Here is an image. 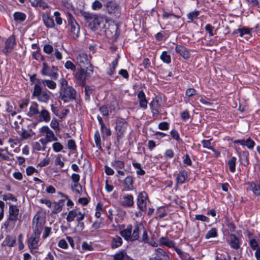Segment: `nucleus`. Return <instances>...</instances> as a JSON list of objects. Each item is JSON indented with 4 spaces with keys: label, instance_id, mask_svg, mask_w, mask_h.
<instances>
[{
    "label": "nucleus",
    "instance_id": "1",
    "mask_svg": "<svg viewBox=\"0 0 260 260\" xmlns=\"http://www.w3.org/2000/svg\"><path fill=\"white\" fill-rule=\"evenodd\" d=\"M77 92L75 88L68 85L67 81L62 78L60 82L59 98L64 103L75 100Z\"/></svg>",
    "mask_w": 260,
    "mask_h": 260
},
{
    "label": "nucleus",
    "instance_id": "2",
    "mask_svg": "<svg viewBox=\"0 0 260 260\" xmlns=\"http://www.w3.org/2000/svg\"><path fill=\"white\" fill-rule=\"evenodd\" d=\"M92 73L87 69L85 70L84 69L80 68L74 75L75 83L80 86H85L86 80L91 76V74Z\"/></svg>",
    "mask_w": 260,
    "mask_h": 260
},
{
    "label": "nucleus",
    "instance_id": "3",
    "mask_svg": "<svg viewBox=\"0 0 260 260\" xmlns=\"http://www.w3.org/2000/svg\"><path fill=\"white\" fill-rule=\"evenodd\" d=\"M49 92L47 90H43L41 86L35 84L31 98L36 97L39 102L47 103L50 99Z\"/></svg>",
    "mask_w": 260,
    "mask_h": 260
},
{
    "label": "nucleus",
    "instance_id": "4",
    "mask_svg": "<svg viewBox=\"0 0 260 260\" xmlns=\"http://www.w3.org/2000/svg\"><path fill=\"white\" fill-rule=\"evenodd\" d=\"M82 16L89 23V27L93 30L97 29L100 25V20L96 15L86 12H81Z\"/></svg>",
    "mask_w": 260,
    "mask_h": 260
},
{
    "label": "nucleus",
    "instance_id": "5",
    "mask_svg": "<svg viewBox=\"0 0 260 260\" xmlns=\"http://www.w3.org/2000/svg\"><path fill=\"white\" fill-rule=\"evenodd\" d=\"M127 127V123L123 118H119L116 120L115 129L118 141L123 137Z\"/></svg>",
    "mask_w": 260,
    "mask_h": 260
},
{
    "label": "nucleus",
    "instance_id": "6",
    "mask_svg": "<svg viewBox=\"0 0 260 260\" xmlns=\"http://www.w3.org/2000/svg\"><path fill=\"white\" fill-rule=\"evenodd\" d=\"M68 21V24L71 27L69 35L72 39L75 40L79 37L80 26L71 14H69Z\"/></svg>",
    "mask_w": 260,
    "mask_h": 260
},
{
    "label": "nucleus",
    "instance_id": "7",
    "mask_svg": "<svg viewBox=\"0 0 260 260\" xmlns=\"http://www.w3.org/2000/svg\"><path fill=\"white\" fill-rule=\"evenodd\" d=\"M58 68L57 67L52 66L51 68L48 66L46 62H43V68L41 73L44 76H49L53 79H56L58 78V74L57 73Z\"/></svg>",
    "mask_w": 260,
    "mask_h": 260
},
{
    "label": "nucleus",
    "instance_id": "8",
    "mask_svg": "<svg viewBox=\"0 0 260 260\" xmlns=\"http://www.w3.org/2000/svg\"><path fill=\"white\" fill-rule=\"evenodd\" d=\"M77 62L80 66V68H83L86 66H87L86 68L91 73L93 72V68L88 59L87 55L83 52L80 53L77 57Z\"/></svg>",
    "mask_w": 260,
    "mask_h": 260
},
{
    "label": "nucleus",
    "instance_id": "9",
    "mask_svg": "<svg viewBox=\"0 0 260 260\" xmlns=\"http://www.w3.org/2000/svg\"><path fill=\"white\" fill-rule=\"evenodd\" d=\"M15 45V36L12 35L6 40L5 47L2 49V51L4 54L8 55L12 52Z\"/></svg>",
    "mask_w": 260,
    "mask_h": 260
},
{
    "label": "nucleus",
    "instance_id": "10",
    "mask_svg": "<svg viewBox=\"0 0 260 260\" xmlns=\"http://www.w3.org/2000/svg\"><path fill=\"white\" fill-rule=\"evenodd\" d=\"M40 132L49 142L57 141V138L55 136L54 133L48 126H43L40 129Z\"/></svg>",
    "mask_w": 260,
    "mask_h": 260
},
{
    "label": "nucleus",
    "instance_id": "11",
    "mask_svg": "<svg viewBox=\"0 0 260 260\" xmlns=\"http://www.w3.org/2000/svg\"><path fill=\"white\" fill-rule=\"evenodd\" d=\"M148 196L146 192L142 191L139 193L138 196L137 204L138 208L141 211L145 212L147 208L146 200Z\"/></svg>",
    "mask_w": 260,
    "mask_h": 260
},
{
    "label": "nucleus",
    "instance_id": "12",
    "mask_svg": "<svg viewBox=\"0 0 260 260\" xmlns=\"http://www.w3.org/2000/svg\"><path fill=\"white\" fill-rule=\"evenodd\" d=\"M39 239L40 238L35 237L32 235L27 239V245L32 254H35L37 252L36 249H37L39 246Z\"/></svg>",
    "mask_w": 260,
    "mask_h": 260
},
{
    "label": "nucleus",
    "instance_id": "13",
    "mask_svg": "<svg viewBox=\"0 0 260 260\" xmlns=\"http://www.w3.org/2000/svg\"><path fill=\"white\" fill-rule=\"evenodd\" d=\"M19 210L17 206L10 204L9 208L8 220L15 222L18 219Z\"/></svg>",
    "mask_w": 260,
    "mask_h": 260
},
{
    "label": "nucleus",
    "instance_id": "14",
    "mask_svg": "<svg viewBox=\"0 0 260 260\" xmlns=\"http://www.w3.org/2000/svg\"><path fill=\"white\" fill-rule=\"evenodd\" d=\"M33 222H36V225L32 235L40 238L44 225V221L40 220L39 217H37V218H34Z\"/></svg>",
    "mask_w": 260,
    "mask_h": 260
},
{
    "label": "nucleus",
    "instance_id": "15",
    "mask_svg": "<svg viewBox=\"0 0 260 260\" xmlns=\"http://www.w3.org/2000/svg\"><path fill=\"white\" fill-rule=\"evenodd\" d=\"M234 143L240 144L242 146H246L250 150H252L255 144L254 141L250 137H248L246 140L244 139L235 140Z\"/></svg>",
    "mask_w": 260,
    "mask_h": 260
},
{
    "label": "nucleus",
    "instance_id": "16",
    "mask_svg": "<svg viewBox=\"0 0 260 260\" xmlns=\"http://www.w3.org/2000/svg\"><path fill=\"white\" fill-rule=\"evenodd\" d=\"M120 199V204L123 207H132L134 205V198L131 194H124Z\"/></svg>",
    "mask_w": 260,
    "mask_h": 260
},
{
    "label": "nucleus",
    "instance_id": "17",
    "mask_svg": "<svg viewBox=\"0 0 260 260\" xmlns=\"http://www.w3.org/2000/svg\"><path fill=\"white\" fill-rule=\"evenodd\" d=\"M169 256L163 249L158 248L155 250V256L149 258V260H168Z\"/></svg>",
    "mask_w": 260,
    "mask_h": 260
},
{
    "label": "nucleus",
    "instance_id": "18",
    "mask_svg": "<svg viewBox=\"0 0 260 260\" xmlns=\"http://www.w3.org/2000/svg\"><path fill=\"white\" fill-rule=\"evenodd\" d=\"M36 84L39 85L40 86H41V85H43L44 86L48 87L49 89H54L56 87V83L54 81L50 80L37 79Z\"/></svg>",
    "mask_w": 260,
    "mask_h": 260
},
{
    "label": "nucleus",
    "instance_id": "19",
    "mask_svg": "<svg viewBox=\"0 0 260 260\" xmlns=\"http://www.w3.org/2000/svg\"><path fill=\"white\" fill-rule=\"evenodd\" d=\"M85 217V214L82 213L81 212L76 218L77 225L75 228L76 232H80L82 231L84 228V223L82 221Z\"/></svg>",
    "mask_w": 260,
    "mask_h": 260
},
{
    "label": "nucleus",
    "instance_id": "20",
    "mask_svg": "<svg viewBox=\"0 0 260 260\" xmlns=\"http://www.w3.org/2000/svg\"><path fill=\"white\" fill-rule=\"evenodd\" d=\"M248 189L255 196H260V180L256 182H248Z\"/></svg>",
    "mask_w": 260,
    "mask_h": 260
},
{
    "label": "nucleus",
    "instance_id": "21",
    "mask_svg": "<svg viewBox=\"0 0 260 260\" xmlns=\"http://www.w3.org/2000/svg\"><path fill=\"white\" fill-rule=\"evenodd\" d=\"M230 244L232 248L237 250L240 247L239 238L234 234L229 235Z\"/></svg>",
    "mask_w": 260,
    "mask_h": 260
},
{
    "label": "nucleus",
    "instance_id": "22",
    "mask_svg": "<svg viewBox=\"0 0 260 260\" xmlns=\"http://www.w3.org/2000/svg\"><path fill=\"white\" fill-rule=\"evenodd\" d=\"M175 51L181 55L184 59H188L190 57L189 51L183 46L177 45L175 47Z\"/></svg>",
    "mask_w": 260,
    "mask_h": 260
},
{
    "label": "nucleus",
    "instance_id": "23",
    "mask_svg": "<svg viewBox=\"0 0 260 260\" xmlns=\"http://www.w3.org/2000/svg\"><path fill=\"white\" fill-rule=\"evenodd\" d=\"M138 98L139 102L140 107L143 109H146L147 108L148 102L146 98V95L143 90H140L138 93Z\"/></svg>",
    "mask_w": 260,
    "mask_h": 260
},
{
    "label": "nucleus",
    "instance_id": "24",
    "mask_svg": "<svg viewBox=\"0 0 260 260\" xmlns=\"http://www.w3.org/2000/svg\"><path fill=\"white\" fill-rule=\"evenodd\" d=\"M38 114L40 120L41 121L48 122L51 119L49 112L44 107H42V109L40 111V112H39Z\"/></svg>",
    "mask_w": 260,
    "mask_h": 260
},
{
    "label": "nucleus",
    "instance_id": "25",
    "mask_svg": "<svg viewBox=\"0 0 260 260\" xmlns=\"http://www.w3.org/2000/svg\"><path fill=\"white\" fill-rule=\"evenodd\" d=\"M150 107L153 115L157 116L159 112L158 109L160 107L159 101L158 99H153L150 103Z\"/></svg>",
    "mask_w": 260,
    "mask_h": 260
},
{
    "label": "nucleus",
    "instance_id": "26",
    "mask_svg": "<svg viewBox=\"0 0 260 260\" xmlns=\"http://www.w3.org/2000/svg\"><path fill=\"white\" fill-rule=\"evenodd\" d=\"M38 107L39 105L36 102H31L29 111L27 114V116L31 117L38 114L39 112Z\"/></svg>",
    "mask_w": 260,
    "mask_h": 260
},
{
    "label": "nucleus",
    "instance_id": "27",
    "mask_svg": "<svg viewBox=\"0 0 260 260\" xmlns=\"http://www.w3.org/2000/svg\"><path fill=\"white\" fill-rule=\"evenodd\" d=\"M133 226L132 225H128L126 228L120 232V235L126 240L131 241V233L132 232Z\"/></svg>",
    "mask_w": 260,
    "mask_h": 260
},
{
    "label": "nucleus",
    "instance_id": "28",
    "mask_svg": "<svg viewBox=\"0 0 260 260\" xmlns=\"http://www.w3.org/2000/svg\"><path fill=\"white\" fill-rule=\"evenodd\" d=\"M239 161L240 163L244 166L249 165V152L247 151H244L239 154Z\"/></svg>",
    "mask_w": 260,
    "mask_h": 260
},
{
    "label": "nucleus",
    "instance_id": "29",
    "mask_svg": "<svg viewBox=\"0 0 260 260\" xmlns=\"http://www.w3.org/2000/svg\"><path fill=\"white\" fill-rule=\"evenodd\" d=\"M252 28H247L246 27H243L242 28H239L235 30H234L232 34L235 35L237 34H239V36L241 37H242L245 35H250L251 30Z\"/></svg>",
    "mask_w": 260,
    "mask_h": 260
},
{
    "label": "nucleus",
    "instance_id": "30",
    "mask_svg": "<svg viewBox=\"0 0 260 260\" xmlns=\"http://www.w3.org/2000/svg\"><path fill=\"white\" fill-rule=\"evenodd\" d=\"M188 177L187 172L185 170L179 171L177 177V183L182 184L183 183Z\"/></svg>",
    "mask_w": 260,
    "mask_h": 260
},
{
    "label": "nucleus",
    "instance_id": "31",
    "mask_svg": "<svg viewBox=\"0 0 260 260\" xmlns=\"http://www.w3.org/2000/svg\"><path fill=\"white\" fill-rule=\"evenodd\" d=\"M13 17L16 22L21 23L26 19V16L22 12H16L14 13Z\"/></svg>",
    "mask_w": 260,
    "mask_h": 260
},
{
    "label": "nucleus",
    "instance_id": "32",
    "mask_svg": "<svg viewBox=\"0 0 260 260\" xmlns=\"http://www.w3.org/2000/svg\"><path fill=\"white\" fill-rule=\"evenodd\" d=\"M133 178L131 176H127L123 180V185L125 188L129 190L133 188Z\"/></svg>",
    "mask_w": 260,
    "mask_h": 260
},
{
    "label": "nucleus",
    "instance_id": "33",
    "mask_svg": "<svg viewBox=\"0 0 260 260\" xmlns=\"http://www.w3.org/2000/svg\"><path fill=\"white\" fill-rule=\"evenodd\" d=\"M80 211L77 209H73L70 211L67 217V220L68 222H72L74 220L75 218L78 216L80 214Z\"/></svg>",
    "mask_w": 260,
    "mask_h": 260
},
{
    "label": "nucleus",
    "instance_id": "34",
    "mask_svg": "<svg viewBox=\"0 0 260 260\" xmlns=\"http://www.w3.org/2000/svg\"><path fill=\"white\" fill-rule=\"evenodd\" d=\"M43 21L45 25L49 28H52L54 26V22L52 18L50 17L48 15H43Z\"/></svg>",
    "mask_w": 260,
    "mask_h": 260
},
{
    "label": "nucleus",
    "instance_id": "35",
    "mask_svg": "<svg viewBox=\"0 0 260 260\" xmlns=\"http://www.w3.org/2000/svg\"><path fill=\"white\" fill-rule=\"evenodd\" d=\"M159 242L161 245H166L170 248L175 247V242L168 239L166 237H161L159 239Z\"/></svg>",
    "mask_w": 260,
    "mask_h": 260
},
{
    "label": "nucleus",
    "instance_id": "36",
    "mask_svg": "<svg viewBox=\"0 0 260 260\" xmlns=\"http://www.w3.org/2000/svg\"><path fill=\"white\" fill-rule=\"evenodd\" d=\"M63 201L61 200L59 202H54L52 204V213L57 214L60 212L62 210L63 205Z\"/></svg>",
    "mask_w": 260,
    "mask_h": 260
},
{
    "label": "nucleus",
    "instance_id": "37",
    "mask_svg": "<svg viewBox=\"0 0 260 260\" xmlns=\"http://www.w3.org/2000/svg\"><path fill=\"white\" fill-rule=\"evenodd\" d=\"M140 225L137 224L133 230V233H131V241H134L137 240H139V231Z\"/></svg>",
    "mask_w": 260,
    "mask_h": 260
},
{
    "label": "nucleus",
    "instance_id": "38",
    "mask_svg": "<svg viewBox=\"0 0 260 260\" xmlns=\"http://www.w3.org/2000/svg\"><path fill=\"white\" fill-rule=\"evenodd\" d=\"M4 243L5 245L13 247L16 243V239L10 235H7L4 241Z\"/></svg>",
    "mask_w": 260,
    "mask_h": 260
},
{
    "label": "nucleus",
    "instance_id": "39",
    "mask_svg": "<svg viewBox=\"0 0 260 260\" xmlns=\"http://www.w3.org/2000/svg\"><path fill=\"white\" fill-rule=\"evenodd\" d=\"M122 243V240L121 237L116 236L112 239L111 247L112 248H115L120 246Z\"/></svg>",
    "mask_w": 260,
    "mask_h": 260
},
{
    "label": "nucleus",
    "instance_id": "40",
    "mask_svg": "<svg viewBox=\"0 0 260 260\" xmlns=\"http://www.w3.org/2000/svg\"><path fill=\"white\" fill-rule=\"evenodd\" d=\"M200 15V11L198 10H194L192 12L189 13L187 15V18L189 20L188 22H193L194 19H197Z\"/></svg>",
    "mask_w": 260,
    "mask_h": 260
},
{
    "label": "nucleus",
    "instance_id": "41",
    "mask_svg": "<svg viewBox=\"0 0 260 260\" xmlns=\"http://www.w3.org/2000/svg\"><path fill=\"white\" fill-rule=\"evenodd\" d=\"M104 219L103 218L98 219L94 221L92 224L91 228L95 230H98L103 226L104 225Z\"/></svg>",
    "mask_w": 260,
    "mask_h": 260
},
{
    "label": "nucleus",
    "instance_id": "42",
    "mask_svg": "<svg viewBox=\"0 0 260 260\" xmlns=\"http://www.w3.org/2000/svg\"><path fill=\"white\" fill-rule=\"evenodd\" d=\"M133 167L138 169L136 171V173L138 175L143 176L145 174V172L141 168V165L139 162H133L132 163Z\"/></svg>",
    "mask_w": 260,
    "mask_h": 260
},
{
    "label": "nucleus",
    "instance_id": "43",
    "mask_svg": "<svg viewBox=\"0 0 260 260\" xmlns=\"http://www.w3.org/2000/svg\"><path fill=\"white\" fill-rule=\"evenodd\" d=\"M112 166L117 171L124 167V163L121 160H114L111 163Z\"/></svg>",
    "mask_w": 260,
    "mask_h": 260
},
{
    "label": "nucleus",
    "instance_id": "44",
    "mask_svg": "<svg viewBox=\"0 0 260 260\" xmlns=\"http://www.w3.org/2000/svg\"><path fill=\"white\" fill-rule=\"evenodd\" d=\"M118 64L117 59H115L112 63L109 65V70L107 73L109 75H112L114 74L116 67Z\"/></svg>",
    "mask_w": 260,
    "mask_h": 260
},
{
    "label": "nucleus",
    "instance_id": "45",
    "mask_svg": "<svg viewBox=\"0 0 260 260\" xmlns=\"http://www.w3.org/2000/svg\"><path fill=\"white\" fill-rule=\"evenodd\" d=\"M236 160V158L233 156L228 161L229 170L232 173H234L236 170L235 166Z\"/></svg>",
    "mask_w": 260,
    "mask_h": 260
},
{
    "label": "nucleus",
    "instance_id": "46",
    "mask_svg": "<svg viewBox=\"0 0 260 260\" xmlns=\"http://www.w3.org/2000/svg\"><path fill=\"white\" fill-rule=\"evenodd\" d=\"M160 58L163 62L166 63H170L171 61V56L168 54L167 51H163Z\"/></svg>",
    "mask_w": 260,
    "mask_h": 260
},
{
    "label": "nucleus",
    "instance_id": "47",
    "mask_svg": "<svg viewBox=\"0 0 260 260\" xmlns=\"http://www.w3.org/2000/svg\"><path fill=\"white\" fill-rule=\"evenodd\" d=\"M94 139L96 146L99 149H101L102 147L101 145V137L100 133L98 131H96L94 135Z\"/></svg>",
    "mask_w": 260,
    "mask_h": 260
},
{
    "label": "nucleus",
    "instance_id": "48",
    "mask_svg": "<svg viewBox=\"0 0 260 260\" xmlns=\"http://www.w3.org/2000/svg\"><path fill=\"white\" fill-rule=\"evenodd\" d=\"M217 236V234L216 229L212 228L210 231L207 232L205 235V238L209 239L211 238L216 237Z\"/></svg>",
    "mask_w": 260,
    "mask_h": 260
},
{
    "label": "nucleus",
    "instance_id": "49",
    "mask_svg": "<svg viewBox=\"0 0 260 260\" xmlns=\"http://www.w3.org/2000/svg\"><path fill=\"white\" fill-rule=\"evenodd\" d=\"M52 148L54 152H58L63 149V146L61 143L55 141V142L52 144Z\"/></svg>",
    "mask_w": 260,
    "mask_h": 260
},
{
    "label": "nucleus",
    "instance_id": "50",
    "mask_svg": "<svg viewBox=\"0 0 260 260\" xmlns=\"http://www.w3.org/2000/svg\"><path fill=\"white\" fill-rule=\"evenodd\" d=\"M156 214V218H161L167 215V212L163 208L159 207L157 209Z\"/></svg>",
    "mask_w": 260,
    "mask_h": 260
},
{
    "label": "nucleus",
    "instance_id": "51",
    "mask_svg": "<svg viewBox=\"0 0 260 260\" xmlns=\"http://www.w3.org/2000/svg\"><path fill=\"white\" fill-rule=\"evenodd\" d=\"M72 189L78 193H80L82 191V186L78 182H74L73 184L71 185Z\"/></svg>",
    "mask_w": 260,
    "mask_h": 260
},
{
    "label": "nucleus",
    "instance_id": "52",
    "mask_svg": "<svg viewBox=\"0 0 260 260\" xmlns=\"http://www.w3.org/2000/svg\"><path fill=\"white\" fill-rule=\"evenodd\" d=\"M85 86V99L89 100L90 95L92 93L93 90V88L90 86L86 85Z\"/></svg>",
    "mask_w": 260,
    "mask_h": 260
},
{
    "label": "nucleus",
    "instance_id": "53",
    "mask_svg": "<svg viewBox=\"0 0 260 260\" xmlns=\"http://www.w3.org/2000/svg\"><path fill=\"white\" fill-rule=\"evenodd\" d=\"M65 68L68 70H71L75 72L76 70L75 65L70 60H68L64 64Z\"/></svg>",
    "mask_w": 260,
    "mask_h": 260
},
{
    "label": "nucleus",
    "instance_id": "54",
    "mask_svg": "<svg viewBox=\"0 0 260 260\" xmlns=\"http://www.w3.org/2000/svg\"><path fill=\"white\" fill-rule=\"evenodd\" d=\"M211 141L212 139L209 140H203L202 141L201 143L203 145V146L204 148H208L210 150H212L213 148L211 146Z\"/></svg>",
    "mask_w": 260,
    "mask_h": 260
},
{
    "label": "nucleus",
    "instance_id": "55",
    "mask_svg": "<svg viewBox=\"0 0 260 260\" xmlns=\"http://www.w3.org/2000/svg\"><path fill=\"white\" fill-rule=\"evenodd\" d=\"M22 140H26L32 136V135L26 129H23L20 134Z\"/></svg>",
    "mask_w": 260,
    "mask_h": 260
},
{
    "label": "nucleus",
    "instance_id": "56",
    "mask_svg": "<svg viewBox=\"0 0 260 260\" xmlns=\"http://www.w3.org/2000/svg\"><path fill=\"white\" fill-rule=\"evenodd\" d=\"M32 57L34 59L38 60H43L44 59V56L38 50L33 52Z\"/></svg>",
    "mask_w": 260,
    "mask_h": 260
},
{
    "label": "nucleus",
    "instance_id": "57",
    "mask_svg": "<svg viewBox=\"0 0 260 260\" xmlns=\"http://www.w3.org/2000/svg\"><path fill=\"white\" fill-rule=\"evenodd\" d=\"M101 130L102 134L106 136H110L111 135V131L110 128L107 127L105 125L101 126Z\"/></svg>",
    "mask_w": 260,
    "mask_h": 260
},
{
    "label": "nucleus",
    "instance_id": "58",
    "mask_svg": "<svg viewBox=\"0 0 260 260\" xmlns=\"http://www.w3.org/2000/svg\"><path fill=\"white\" fill-rule=\"evenodd\" d=\"M175 250V251L177 252V253L179 255L180 257L181 258V260H182L183 258H185V259L187 258L189 256V255L184 253L182 250L177 248L175 246V247H173Z\"/></svg>",
    "mask_w": 260,
    "mask_h": 260
},
{
    "label": "nucleus",
    "instance_id": "59",
    "mask_svg": "<svg viewBox=\"0 0 260 260\" xmlns=\"http://www.w3.org/2000/svg\"><path fill=\"white\" fill-rule=\"evenodd\" d=\"M102 4L98 0L95 1L92 4V9L93 10H99L102 7Z\"/></svg>",
    "mask_w": 260,
    "mask_h": 260
},
{
    "label": "nucleus",
    "instance_id": "60",
    "mask_svg": "<svg viewBox=\"0 0 260 260\" xmlns=\"http://www.w3.org/2000/svg\"><path fill=\"white\" fill-rule=\"evenodd\" d=\"M53 51V47L49 44H46L44 46L43 51L48 54L52 53Z\"/></svg>",
    "mask_w": 260,
    "mask_h": 260
},
{
    "label": "nucleus",
    "instance_id": "61",
    "mask_svg": "<svg viewBox=\"0 0 260 260\" xmlns=\"http://www.w3.org/2000/svg\"><path fill=\"white\" fill-rule=\"evenodd\" d=\"M249 244L251 248L254 250H257V249L260 248L258 247V244L255 239H251L249 241Z\"/></svg>",
    "mask_w": 260,
    "mask_h": 260
},
{
    "label": "nucleus",
    "instance_id": "62",
    "mask_svg": "<svg viewBox=\"0 0 260 260\" xmlns=\"http://www.w3.org/2000/svg\"><path fill=\"white\" fill-rule=\"evenodd\" d=\"M214 27L212 26L210 24H208L205 26V29L207 31L210 37L214 36L213 30Z\"/></svg>",
    "mask_w": 260,
    "mask_h": 260
},
{
    "label": "nucleus",
    "instance_id": "63",
    "mask_svg": "<svg viewBox=\"0 0 260 260\" xmlns=\"http://www.w3.org/2000/svg\"><path fill=\"white\" fill-rule=\"evenodd\" d=\"M3 199L4 201H7L9 200L14 202L17 201V199L15 197H14L13 195L11 193H8L7 194L3 195Z\"/></svg>",
    "mask_w": 260,
    "mask_h": 260
},
{
    "label": "nucleus",
    "instance_id": "64",
    "mask_svg": "<svg viewBox=\"0 0 260 260\" xmlns=\"http://www.w3.org/2000/svg\"><path fill=\"white\" fill-rule=\"evenodd\" d=\"M125 252L120 251L116 253L114 256V260H123Z\"/></svg>",
    "mask_w": 260,
    "mask_h": 260
}]
</instances>
